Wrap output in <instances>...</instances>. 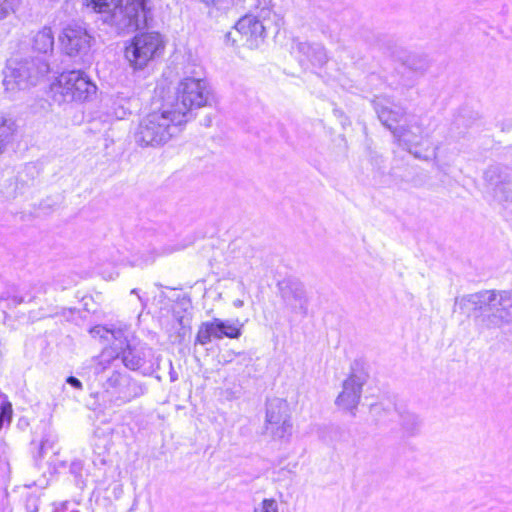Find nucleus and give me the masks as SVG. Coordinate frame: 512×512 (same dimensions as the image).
<instances>
[{"instance_id":"1","label":"nucleus","mask_w":512,"mask_h":512,"mask_svg":"<svg viewBox=\"0 0 512 512\" xmlns=\"http://www.w3.org/2000/svg\"><path fill=\"white\" fill-rule=\"evenodd\" d=\"M85 5L119 32L135 31L147 22L148 0H85Z\"/></svg>"},{"instance_id":"2","label":"nucleus","mask_w":512,"mask_h":512,"mask_svg":"<svg viewBox=\"0 0 512 512\" xmlns=\"http://www.w3.org/2000/svg\"><path fill=\"white\" fill-rule=\"evenodd\" d=\"M186 123L165 103L160 110L143 116L134 132L142 147H160L178 135Z\"/></svg>"},{"instance_id":"3","label":"nucleus","mask_w":512,"mask_h":512,"mask_svg":"<svg viewBox=\"0 0 512 512\" xmlns=\"http://www.w3.org/2000/svg\"><path fill=\"white\" fill-rule=\"evenodd\" d=\"M282 24L283 18L274 10L273 0H255L253 9L236 22L234 29L243 44L255 50L264 44L272 26L278 30Z\"/></svg>"},{"instance_id":"4","label":"nucleus","mask_w":512,"mask_h":512,"mask_svg":"<svg viewBox=\"0 0 512 512\" xmlns=\"http://www.w3.org/2000/svg\"><path fill=\"white\" fill-rule=\"evenodd\" d=\"M213 91L204 78L185 76L175 88L174 96L166 100L169 106L185 123L193 118V111L211 105Z\"/></svg>"},{"instance_id":"5","label":"nucleus","mask_w":512,"mask_h":512,"mask_svg":"<svg viewBox=\"0 0 512 512\" xmlns=\"http://www.w3.org/2000/svg\"><path fill=\"white\" fill-rule=\"evenodd\" d=\"M49 72V63L40 57L11 58L4 70L5 93L16 99L20 93L35 87Z\"/></svg>"},{"instance_id":"6","label":"nucleus","mask_w":512,"mask_h":512,"mask_svg":"<svg viewBox=\"0 0 512 512\" xmlns=\"http://www.w3.org/2000/svg\"><path fill=\"white\" fill-rule=\"evenodd\" d=\"M96 85L79 71L61 73L51 85L53 100L59 104L85 101L96 93Z\"/></svg>"},{"instance_id":"7","label":"nucleus","mask_w":512,"mask_h":512,"mask_svg":"<svg viewBox=\"0 0 512 512\" xmlns=\"http://www.w3.org/2000/svg\"><path fill=\"white\" fill-rule=\"evenodd\" d=\"M164 41L157 32L136 34L126 45L124 56L133 70H143L164 50Z\"/></svg>"},{"instance_id":"8","label":"nucleus","mask_w":512,"mask_h":512,"mask_svg":"<svg viewBox=\"0 0 512 512\" xmlns=\"http://www.w3.org/2000/svg\"><path fill=\"white\" fill-rule=\"evenodd\" d=\"M293 424L289 403L281 398L266 403L263 435L275 441H285L292 435Z\"/></svg>"},{"instance_id":"9","label":"nucleus","mask_w":512,"mask_h":512,"mask_svg":"<svg viewBox=\"0 0 512 512\" xmlns=\"http://www.w3.org/2000/svg\"><path fill=\"white\" fill-rule=\"evenodd\" d=\"M367 380V372L359 364L353 365L349 375L342 383V390L335 399L337 408L355 415L361 400L363 386Z\"/></svg>"},{"instance_id":"10","label":"nucleus","mask_w":512,"mask_h":512,"mask_svg":"<svg viewBox=\"0 0 512 512\" xmlns=\"http://www.w3.org/2000/svg\"><path fill=\"white\" fill-rule=\"evenodd\" d=\"M90 333L93 337H99L107 342H112V346L104 348L97 358L95 372L102 373L109 367L110 363L120 355V349H122L123 343V330H109L103 326H95L90 330Z\"/></svg>"},{"instance_id":"11","label":"nucleus","mask_w":512,"mask_h":512,"mask_svg":"<svg viewBox=\"0 0 512 512\" xmlns=\"http://www.w3.org/2000/svg\"><path fill=\"white\" fill-rule=\"evenodd\" d=\"M241 335V328L234 322L223 321L219 318H214L211 321L203 322L197 331L195 342L200 345L208 344L212 338L222 339L239 338Z\"/></svg>"},{"instance_id":"12","label":"nucleus","mask_w":512,"mask_h":512,"mask_svg":"<svg viewBox=\"0 0 512 512\" xmlns=\"http://www.w3.org/2000/svg\"><path fill=\"white\" fill-rule=\"evenodd\" d=\"M61 46L69 56L86 54L91 46V36L78 24H69L59 37Z\"/></svg>"},{"instance_id":"13","label":"nucleus","mask_w":512,"mask_h":512,"mask_svg":"<svg viewBox=\"0 0 512 512\" xmlns=\"http://www.w3.org/2000/svg\"><path fill=\"white\" fill-rule=\"evenodd\" d=\"M393 136L399 145L412 152L413 147H418L428 138V133L421 121L417 118H410L404 125L393 129Z\"/></svg>"},{"instance_id":"14","label":"nucleus","mask_w":512,"mask_h":512,"mask_svg":"<svg viewBox=\"0 0 512 512\" xmlns=\"http://www.w3.org/2000/svg\"><path fill=\"white\" fill-rule=\"evenodd\" d=\"M489 304L494 309L496 324H512V293H487Z\"/></svg>"},{"instance_id":"15","label":"nucleus","mask_w":512,"mask_h":512,"mask_svg":"<svg viewBox=\"0 0 512 512\" xmlns=\"http://www.w3.org/2000/svg\"><path fill=\"white\" fill-rule=\"evenodd\" d=\"M122 340L123 343L122 349H120V354H122V361L124 365L131 370L141 368L146 362V357L150 355L151 349L143 345L132 346L128 342L124 331Z\"/></svg>"},{"instance_id":"16","label":"nucleus","mask_w":512,"mask_h":512,"mask_svg":"<svg viewBox=\"0 0 512 512\" xmlns=\"http://www.w3.org/2000/svg\"><path fill=\"white\" fill-rule=\"evenodd\" d=\"M283 299L287 308L293 313L305 314L307 311V296L301 284H291L283 292Z\"/></svg>"},{"instance_id":"17","label":"nucleus","mask_w":512,"mask_h":512,"mask_svg":"<svg viewBox=\"0 0 512 512\" xmlns=\"http://www.w3.org/2000/svg\"><path fill=\"white\" fill-rule=\"evenodd\" d=\"M125 383L118 388L114 395V403L117 406L130 402L132 399L139 397L143 391L142 388L137 384V382L128 378L124 380Z\"/></svg>"},{"instance_id":"18","label":"nucleus","mask_w":512,"mask_h":512,"mask_svg":"<svg viewBox=\"0 0 512 512\" xmlns=\"http://www.w3.org/2000/svg\"><path fill=\"white\" fill-rule=\"evenodd\" d=\"M32 49L41 54H48L53 51L54 35L50 27H43L32 37Z\"/></svg>"},{"instance_id":"19","label":"nucleus","mask_w":512,"mask_h":512,"mask_svg":"<svg viewBox=\"0 0 512 512\" xmlns=\"http://www.w3.org/2000/svg\"><path fill=\"white\" fill-rule=\"evenodd\" d=\"M376 112L382 124L392 133L393 129L398 127L396 124H398L404 117V112L401 109L394 110L388 106L379 104L376 105Z\"/></svg>"},{"instance_id":"20","label":"nucleus","mask_w":512,"mask_h":512,"mask_svg":"<svg viewBox=\"0 0 512 512\" xmlns=\"http://www.w3.org/2000/svg\"><path fill=\"white\" fill-rule=\"evenodd\" d=\"M400 62L406 69H408L418 75H422L429 68V60L427 59L426 56H424L422 54H417V53L404 54L400 58Z\"/></svg>"},{"instance_id":"21","label":"nucleus","mask_w":512,"mask_h":512,"mask_svg":"<svg viewBox=\"0 0 512 512\" xmlns=\"http://www.w3.org/2000/svg\"><path fill=\"white\" fill-rule=\"evenodd\" d=\"M17 131L16 121L9 116L0 115V154L6 146L12 141Z\"/></svg>"},{"instance_id":"22","label":"nucleus","mask_w":512,"mask_h":512,"mask_svg":"<svg viewBox=\"0 0 512 512\" xmlns=\"http://www.w3.org/2000/svg\"><path fill=\"white\" fill-rule=\"evenodd\" d=\"M297 47L312 63L323 64L327 60L325 48L320 44L299 43Z\"/></svg>"},{"instance_id":"23","label":"nucleus","mask_w":512,"mask_h":512,"mask_svg":"<svg viewBox=\"0 0 512 512\" xmlns=\"http://www.w3.org/2000/svg\"><path fill=\"white\" fill-rule=\"evenodd\" d=\"M129 377L125 375H121L118 372H113V374L107 379L105 384L106 393H109L111 396L114 395L115 391L118 388H121L124 380H127Z\"/></svg>"},{"instance_id":"24","label":"nucleus","mask_w":512,"mask_h":512,"mask_svg":"<svg viewBox=\"0 0 512 512\" xmlns=\"http://www.w3.org/2000/svg\"><path fill=\"white\" fill-rule=\"evenodd\" d=\"M21 5V0H0V20L14 13Z\"/></svg>"},{"instance_id":"25","label":"nucleus","mask_w":512,"mask_h":512,"mask_svg":"<svg viewBox=\"0 0 512 512\" xmlns=\"http://www.w3.org/2000/svg\"><path fill=\"white\" fill-rule=\"evenodd\" d=\"M253 512H278V504L274 499H264Z\"/></svg>"},{"instance_id":"26","label":"nucleus","mask_w":512,"mask_h":512,"mask_svg":"<svg viewBox=\"0 0 512 512\" xmlns=\"http://www.w3.org/2000/svg\"><path fill=\"white\" fill-rule=\"evenodd\" d=\"M12 418V405L10 402H5L1 405L0 411V426L4 421L10 422Z\"/></svg>"},{"instance_id":"27","label":"nucleus","mask_w":512,"mask_h":512,"mask_svg":"<svg viewBox=\"0 0 512 512\" xmlns=\"http://www.w3.org/2000/svg\"><path fill=\"white\" fill-rule=\"evenodd\" d=\"M240 354H241L240 352H235L233 350H229L221 355L222 360L220 362L224 365L228 364L233 361L234 357L239 356Z\"/></svg>"},{"instance_id":"28","label":"nucleus","mask_w":512,"mask_h":512,"mask_svg":"<svg viewBox=\"0 0 512 512\" xmlns=\"http://www.w3.org/2000/svg\"><path fill=\"white\" fill-rule=\"evenodd\" d=\"M67 383L79 390L83 388L81 381L73 376L67 378Z\"/></svg>"},{"instance_id":"29","label":"nucleus","mask_w":512,"mask_h":512,"mask_svg":"<svg viewBox=\"0 0 512 512\" xmlns=\"http://www.w3.org/2000/svg\"><path fill=\"white\" fill-rule=\"evenodd\" d=\"M497 168H490L489 170L486 171L485 175H486V178L489 179L490 181L493 180V174L496 172Z\"/></svg>"},{"instance_id":"30","label":"nucleus","mask_w":512,"mask_h":512,"mask_svg":"<svg viewBox=\"0 0 512 512\" xmlns=\"http://www.w3.org/2000/svg\"><path fill=\"white\" fill-rule=\"evenodd\" d=\"M243 304H244V303H243V301H242V300H239V299H238V300L234 301V306H235V307H237V308L242 307V306H243Z\"/></svg>"},{"instance_id":"31","label":"nucleus","mask_w":512,"mask_h":512,"mask_svg":"<svg viewBox=\"0 0 512 512\" xmlns=\"http://www.w3.org/2000/svg\"><path fill=\"white\" fill-rule=\"evenodd\" d=\"M126 115V112L124 110L121 111V113H116V117L121 119Z\"/></svg>"},{"instance_id":"32","label":"nucleus","mask_w":512,"mask_h":512,"mask_svg":"<svg viewBox=\"0 0 512 512\" xmlns=\"http://www.w3.org/2000/svg\"><path fill=\"white\" fill-rule=\"evenodd\" d=\"M131 294H136V295H138V291H137V289H132V290H131Z\"/></svg>"},{"instance_id":"33","label":"nucleus","mask_w":512,"mask_h":512,"mask_svg":"<svg viewBox=\"0 0 512 512\" xmlns=\"http://www.w3.org/2000/svg\"><path fill=\"white\" fill-rule=\"evenodd\" d=\"M71 512H79L78 510H72Z\"/></svg>"}]
</instances>
